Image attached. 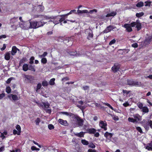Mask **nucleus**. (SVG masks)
<instances>
[{
  "mask_svg": "<svg viewBox=\"0 0 152 152\" xmlns=\"http://www.w3.org/2000/svg\"><path fill=\"white\" fill-rule=\"evenodd\" d=\"M44 7L40 5H37L33 8L32 12L34 14L40 13L43 11Z\"/></svg>",
  "mask_w": 152,
  "mask_h": 152,
  "instance_id": "obj_1",
  "label": "nucleus"
},
{
  "mask_svg": "<svg viewBox=\"0 0 152 152\" xmlns=\"http://www.w3.org/2000/svg\"><path fill=\"white\" fill-rule=\"evenodd\" d=\"M73 121H76L77 125L79 126H82L83 125V121L79 115L74 114L72 119Z\"/></svg>",
  "mask_w": 152,
  "mask_h": 152,
  "instance_id": "obj_2",
  "label": "nucleus"
},
{
  "mask_svg": "<svg viewBox=\"0 0 152 152\" xmlns=\"http://www.w3.org/2000/svg\"><path fill=\"white\" fill-rule=\"evenodd\" d=\"M29 26H28V27H27L24 26H22V25H21V27L25 29H28L30 28L35 29L38 28L37 26V21H32L29 22Z\"/></svg>",
  "mask_w": 152,
  "mask_h": 152,
  "instance_id": "obj_3",
  "label": "nucleus"
},
{
  "mask_svg": "<svg viewBox=\"0 0 152 152\" xmlns=\"http://www.w3.org/2000/svg\"><path fill=\"white\" fill-rule=\"evenodd\" d=\"M127 84L132 86H140L142 85L141 82H139L137 81H134L133 79H128Z\"/></svg>",
  "mask_w": 152,
  "mask_h": 152,
  "instance_id": "obj_4",
  "label": "nucleus"
},
{
  "mask_svg": "<svg viewBox=\"0 0 152 152\" xmlns=\"http://www.w3.org/2000/svg\"><path fill=\"white\" fill-rule=\"evenodd\" d=\"M36 104L37 105L40 107L43 108H49L50 104L48 102H37Z\"/></svg>",
  "mask_w": 152,
  "mask_h": 152,
  "instance_id": "obj_5",
  "label": "nucleus"
},
{
  "mask_svg": "<svg viewBox=\"0 0 152 152\" xmlns=\"http://www.w3.org/2000/svg\"><path fill=\"white\" fill-rule=\"evenodd\" d=\"M120 68V66L118 64H115L111 68L113 72L114 73L117 72L119 70Z\"/></svg>",
  "mask_w": 152,
  "mask_h": 152,
  "instance_id": "obj_6",
  "label": "nucleus"
},
{
  "mask_svg": "<svg viewBox=\"0 0 152 152\" xmlns=\"http://www.w3.org/2000/svg\"><path fill=\"white\" fill-rule=\"evenodd\" d=\"M142 126L144 127L146 131H148L149 129V120L146 121L144 120L142 123Z\"/></svg>",
  "mask_w": 152,
  "mask_h": 152,
  "instance_id": "obj_7",
  "label": "nucleus"
},
{
  "mask_svg": "<svg viewBox=\"0 0 152 152\" xmlns=\"http://www.w3.org/2000/svg\"><path fill=\"white\" fill-rule=\"evenodd\" d=\"M100 127L102 128L104 130H107V128L106 126H107V123L105 121L104 122L102 121H101L99 123V124Z\"/></svg>",
  "mask_w": 152,
  "mask_h": 152,
  "instance_id": "obj_8",
  "label": "nucleus"
},
{
  "mask_svg": "<svg viewBox=\"0 0 152 152\" xmlns=\"http://www.w3.org/2000/svg\"><path fill=\"white\" fill-rule=\"evenodd\" d=\"M113 135V133H109L107 132H106L104 134V136L106 139L109 140V141H111V138Z\"/></svg>",
  "mask_w": 152,
  "mask_h": 152,
  "instance_id": "obj_9",
  "label": "nucleus"
},
{
  "mask_svg": "<svg viewBox=\"0 0 152 152\" xmlns=\"http://www.w3.org/2000/svg\"><path fill=\"white\" fill-rule=\"evenodd\" d=\"M114 28L113 26L111 25H110L107 26L106 28L104 30L102 33H107L111 31Z\"/></svg>",
  "mask_w": 152,
  "mask_h": 152,
  "instance_id": "obj_10",
  "label": "nucleus"
},
{
  "mask_svg": "<svg viewBox=\"0 0 152 152\" xmlns=\"http://www.w3.org/2000/svg\"><path fill=\"white\" fill-rule=\"evenodd\" d=\"M24 77L26 79H25V81H26V79H27L29 83H32L34 79V77L32 76L28 75H25Z\"/></svg>",
  "mask_w": 152,
  "mask_h": 152,
  "instance_id": "obj_11",
  "label": "nucleus"
},
{
  "mask_svg": "<svg viewBox=\"0 0 152 152\" xmlns=\"http://www.w3.org/2000/svg\"><path fill=\"white\" fill-rule=\"evenodd\" d=\"M123 27L126 28L127 31L128 32H131L132 31V27L130 26V24L125 23Z\"/></svg>",
  "mask_w": 152,
  "mask_h": 152,
  "instance_id": "obj_12",
  "label": "nucleus"
},
{
  "mask_svg": "<svg viewBox=\"0 0 152 152\" xmlns=\"http://www.w3.org/2000/svg\"><path fill=\"white\" fill-rule=\"evenodd\" d=\"M19 49L16 46H13L12 48L11 54L12 55H14L17 53V51H19Z\"/></svg>",
  "mask_w": 152,
  "mask_h": 152,
  "instance_id": "obj_13",
  "label": "nucleus"
},
{
  "mask_svg": "<svg viewBox=\"0 0 152 152\" xmlns=\"http://www.w3.org/2000/svg\"><path fill=\"white\" fill-rule=\"evenodd\" d=\"M53 18L52 19V20L51 21L53 22L55 24H57L59 23V19L57 18V16H53Z\"/></svg>",
  "mask_w": 152,
  "mask_h": 152,
  "instance_id": "obj_14",
  "label": "nucleus"
},
{
  "mask_svg": "<svg viewBox=\"0 0 152 152\" xmlns=\"http://www.w3.org/2000/svg\"><path fill=\"white\" fill-rule=\"evenodd\" d=\"M94 35L93 33V32L90 29L88 31V36L87 37V39L88 40H90L93 37Z\"/></svg>",
  "mask_w": 152,
  "mask_h": 152,
  "instance_id": "obj_15",
  "label": "nucleus"
},
{
  "mask_svg": "<svg viewBox=\"0 0 152 152\" xmlns=\"http://www.w3.org/2000/svg\"><path fill=\"white\" fill-rule=\"evenodd\" d=\"M18 17H14L12 18L10 20V23L12 24H15L18 21Z\"/></svg>",
  "mask_w": 152,
  "mask_h": 152,
  "instance_id": "obj_16",
  "label": "nucleus"
},
{
  "mask_svg": "<svg viewBox=\"0 0 152 152\" xmlns=\"http://www.w3.org/2000/svg\"><path fill=\"white\" fill-rule=\"evenodd\" d=\"M136 28H137V31L140 30L142 28L141 23L139 22V20H137V23L136 25Z\"/></svg>",
  "mask_w": 152,
  "mask_h": 152,
  "instance_id": "obj_17",
  "label": "nucleus"
},
{
  "mask_svg": "<svg viewBox=\"0 0 152 152\" xmlns=\"http://www.w3.org/2000/svg\"><path fill=\"white\" fill-rule=\"evenodd\" d=\"M61 113L65 115H66L69 116L72 119L74 115V114L72 113H68L67 112H61Z\"/></svg>",
  "mask_w": 152,
  "mask_h": 152,
  "instance_id": "obj_18",
  "label": "nucleus"
},
{
  "mask_svg": "<svg viewBox=\"0 0 152 152\" xmlns=\"http://www.w3.org/2000/svg\"><path fill=\"white\" fill-rule=\"evenodd\" d=\"M58 122L61 125L66 126L67 124V121L66 120H64L61 119L58 120Z\"/></svg>",
  "mask_w": 152,
  "mask_h": 152,
  "instance_id": "obj_19",
  "label": "nucleus"
},
{
  "mask_svg": "<svg viewBox=\"0 0 152 152\" xmlns=\"http://www.w3.org/2000/svg\"><path fill=\"white\" fill-rule=\"evenodd\" d=\"M145 148L148 151H152V141L150 143L148 144L145 147Z\"/></svg>",
  "mask_w": 152,
  "mask_h": 152,
  "instance_id": "obj_20",
  "label": "nucleus"
},
{
  "mask_svg": "<svg viewBox=\"0 0 152 152\" xmlns=\"http://www.w3.org/2000/svg\"><path fill=\"white\" fill-rule=\"evenodd\" d=\"M37 26L38 28L42 26L45 23L44 21H42V20H40L38 22L37 21Z\"/></svg>",
  "mask_w": 152,
  "mask_h": 152,
  "instance_id": "obj_21",
  "label": "nucleus"
},
{
  "mask_svg": "<svg viewBox=\"0 0 152 152\" xmlns=\"http://www.w3.org/2000/svg\"><path fill=\"white\" fill-rule=\"evenodd\" d=\"M10 52H7L5 54L4 58L6 60L8 61L10 59Z\"/></svg>",
  "mask_w": 152,
  "mask_h": 152,
  "instance_id": "obj_22",
  "label": "nucleus"
},
{
  "mask_svg": "<svg viewBox=\"0 0 152 152\" xmlns=\"http://www.w3.org/2000/svg\"><path fill=\"white\" fill-rule=\"evenodd\" d=\"M10 97H12V99L13 100L16 101L18 99V97L16 95L11 94L8 96V97L10 98Z\"/></svg>",
  "mask_w": 152,
  "mask_h": 152,
  "instance_id": "obj_23",
  "label": "nucleus"
},
{
  "mask_svg": "<svg viewBox=\"0 0 152 152\" xmlns=\"http://www.w3.org/2000/svg\"><path fill=\"white\" fill-rule=\"evenodd\" d=\"M88 133L90 134H94L96 132V130L94 128L89 129H88Z\"/></svg>",
  "mask_w": 152,
  "mask_h": 152,
  "instance_id": "obj_24",
  "label": "nucleus"
},
{
  "mask_svg": "<svg viewBox=\"0 0 152 152\" xmlns=\"http://www.w3.org/2000/svg\"><path fill=\"white\" fill-rule=\"evenodd\" d=\"M151 41H152V35L148 37L145 40V41L148 44H150Z\"/></svg>",
  "mask_w": 152,
  "mask_h": 152,
  "instance_id": "obj_25",
  "label": "nucleus"
},
{
  "mask_svg": "<svg viewBox=\"0 0 152 152\" xmlns=\"http://www.w3.org/2000/svg\"><path fill=\"white\" fill-rule=\"evenodd\" d=\"M27 61V58L26 57L23 58L21 60H20L19 63V66H21L22 64L24 63V62L26 61Z\"/></svg>",
  "mask_w": 152,
  "mask_h": 152,
  "instance_id": "obj_26",
  "label": "nucleus"
},
{
  "mask_svg": "<svg viewBox=\"0 0 152 152\" xmlns=\"http://www.w3.org/2000/svg\"><path fill=\"white\" fill-rule=\"evenodd\" d=\"M116 15V12H112L110 13H108L106 15V17L115 16Z\"/></svg>",
  "mask_w": 152,
  "mask_h": 152,
  "instance_id": "obj_27",
  "label": "nucleus"
},
{
  "mask_svg": "<svg viewBox=\"0 0 152 152\" xmlns=\"http://www.w3.org/2000/svg\"><path fill=\"white\" fill-rule=\"evenodd\" d=\"M28 69V66L27 64H24L23 66V70L25 72L27 71Z\"/></svg>",
  "mask_w": 152,
  "mask_h": 152,
  "instance_id": "obj_28",
  "label": "nucleus"
},
{
  "mask_svg": "<svg viewBox=\"0 0 152 152\" xmlns=\"http://www.w3.org/2000/svg\"><path fill=\"white\" fill-rule=\"evenodd\" d=\"M63 15H59V16L61 17V18H60V19H59V22L61 23V25H62L61 22H63V21H64V20H65V17L66 16H62Z\"/></svg>",
  "mask_w": 152,
  "mask_h": 152,
  "instance_id": "obj_29",
  "label": "nucleus"
},
{
  "mask_svg": "<svg viewBox=\"0 0 152 152\" xmlns=\"http://www.w3.org/2000/svg\"><path fill=\"white\" fill-rule=\"evenodd\" d=\"M35 65H30L28 66V70H30L34 72H35V69L34 68Z\"/></svg>",
  "mask_w": 152,
  "mask_h": 152,
  "instance_id": "obj_30",
  "label": "nucleus"
},
{
  "mask_svg": "<svg viewBox=\"0 0 152 152\" xmlns=\"http://www.w3.org/2000/svg\"><path fill=\"white\" fill-rule=\"evenodd\" d=\"M55 78H52L51 79L49 82V84L51 86H53L55 84Z\"/></svg>",
  "mask_w": 152,
  "mask_h": 152,
  "instance_id": "obj_31",
  "label": "nucleus"
},
{
  "mask_svg": "<svg viewBox=\"0 0 152 152\" xmlns=\"http://www.w3.org/2000/svg\"><path fill=\"white\" fill-rule=\"evenodd\" d=\"M75 135L80 137H83L84 136V134L83 132H80L79 133L75 134Z\"/></svg>",
  "mask_w": 152,
  "mask_h": 152,
  "instance_id": "obj_32",
  "label": "nucleus"
},
{
  "mask_svg": "<svg viewBox=\"0 0 152 152\" xmlns=\"http://www.w3.org/2000/svg\"><path fill=\"white\" fill-rule=\"evenodd\" d=\"M81 143L84 145H88L89 144L88 142L85 139L82 140Z\"/></svg>",
  "mask_w": 152,
  "mask_h": 152,
  "instance_id": "obj_33",
  "label": "nucleus"
},
{
  "mask_svg": "<svg viewBox=\"0 0 152 152\" xmlns=\"http://www.w3.org/2000/svg\"><path fill=\"white\" fill-rule=\"evenodd\" d=\"M142 109V111L143 112L145 113H148L149 111L148 109L146 107H143Z\"/></svg>",
  "mask_w": 152,
  "mask_h": 152,
  "instance_id": "obj_34",
  "label": "nucleus"
},
{
  "mask_svg": "<svg viewBox=\"0 0 152 152\" xmlns=\"http://www.w3.org/2000/svg\"><path fill=\"white\" fill-rule=\"evenodd\" d=\"M68 53L69 55L73 56H75L77 54V53L76 51H70L68 52Z\"/></svg>",
  "mask_w": 152,
  "mask_h": 152,
  "instance_id": "obj_35",
  "label": "nucleus"
},
{
  "mask_svg": "<svg viewBox=\"0 0 152 152\" xmlns=\"http://www.w3.org/2000/svg\"><path fill=\"white\" fill-rule=\"evenodd\" d=\"M143 3L142 2L140 1L137 4H136V6L138 7H141L143 6Z\"/></svg>",
  "mask_w": 152,
  "mask_h": 152,
  "instance_id": "obj_36",
  "label": "nucleus"
},
{
  "mask_svg": "<svg viewBox=\"0 0 152 152\" xmlns=\"http://www.w3.org/2000/svg\"><path fill=\"white\" fill-rule=\"evenodd\" d=\"M47 108H42L46 112V113L50 114L51 112V110L50 109H47Z\"/></svg>",
  "mask_w": 152,
  "mask_h": 152,
  "instance_id": "obj_37",
  "label": "nucleus"
},
{
  "mask_svg": "<svg viewBox=\"0 0 152 152\" xmlns=\"http://www.w3.org/2000/svg\"><path fill=\"white\" fill-rule=\"evenodd\" d=\"M144 15V13L143 12H141L139 13H137L136 14V16L137 17L139 18L142 16Z\"/></svg>",
  "mask_w": 152,
  "mask_h": 152,
  "instance_id": "obj_38",
  "label": "nucleus"
},
{
  "mask_svg": "<svg viewBox=\"0 0 152 152\" xmlns=\"http://www.w3.org/2000/svg\"><path fill=\"white\" fill-rule=\"evenodd\" d=\"M48 82L46 80L43 81L42 82V85L44 87L47 86L48 85Z\"/></svg>",
  "mask_w": 152,
  "mask_h": 152,
  "instance_id": "obj_39",
  "label": "nucleus"
},
{
  "mask_svg": "<svg viewBox=\"0 0 152 152\" xmlns=\"http://www.w3.org/2000/svg\"><path fill=\"white\" fill-rule=\"evenodd\" d=\"M76 11V10H72L69 13H68L66 14L63 15L62 16H67L68 15L71 14L73 12H75Z\"/></svg>",
  "mask_w": 152,
  "mask_h": 152,
  "instance_id": "obj_40",
  "label": "nucleus"
},
{
  "mask_svg": "<svg viewBox=\"0 0 152 152\" xmlns=\"http://www.w3.org/2000/svg\"><path fill=\"white\" fill-rule=\"evenodd\" d=\"M16 128L19 131L18 133L19 134V133L21 132V128L20 126L19 125L17 124L16 126Z\"/></svg>",
  "mask_w": 152,
  "mask_h": 152,
  "instance_id": "obj_41",
  "label": "nucleus"
},
{
  "mask_svg": "<svg viewBox=\"0 0 152 152\" xmlns=\"http://www.w3.org/2000/svg\"><path fill=\"white\" fill-rule=\"evenodd\" d=\"M128 121L132 122L134 123L136 121L135 119H134L133 118L129 117L128 119Z\"/></svg>",
  "mask_w": 152,
  "mask_h": 152,
  "instance_id": "obj_42",
  "label": "nucleus"
},
{
  "mask_svg": "<svg viewBox=\"0 0 152 152\" xmlns=\"http://www.w3.org/2000/svg\"><path fill=\"white\" fill-rule=\"evenodd\" d=\"M145 6H150L151 4V1H145Z\"/></svg>",
  "mask_w": 152,
  "mask_h": 152,
  "instance_id": "obj_43",
  "label": "nucleus"
},
{
  "mask_svg": "<svg viewBox=\"0 0 152 152\" xmlns=\"http://www.w3.org/2000/svg\"><path fill=\"white\" fill-rule=\"evenodd\" d=\"M11 89L10 87L9 86H7L6 88V92L7 93L9 94L10 93Z\"/></svg>",
  "mask_w": 152,
  "mask_h": 152,
  "instance_id": "obj_44",
  "label": "nucleus"
},
{
  "mask_svg": "<svg viewBox=\"0 0 152 152\" xmlns=\"http://www.w3.org/2000/svg\"><path fill=\"white\" fill-rule=\"evenodd\" d=\"M137 105L138 107L140 109H142L143 107V105L141 103L139 102L137 104Z\"/></svg>",
  "mask_w": 152,
  "mask_h": 152,
  "instance_id": "obj_45",
  "label": "nucleus"
},
{
  "mask_svg": "<svg viewBox=\"0 0 152 152\" xmlns=\"http://www.w3.org/2000/svg\"><path fill=\"white\" fill-rule=\"evenodd\" d=\"M41 120L39 118H37L35 121L36 124L37 125H39Z\"/></svg>",
  "mask_w": 152,
  "mask_h": 152,
  "instance_id": "obj_46",
  "label": "nucleus"
},
{
  "mask_svg": "<svg viewBox=\"0 0 152 152\" xmlns=\"http://www.w3.org/2000/svg\"><path fill=\"white\" fill-rule=\"evenodd\" d=\"M88 147L92 148H95L96 146L92 142H91L89 143Z\"/></svg>",
  "mask_w": 152,
  "mask_h": 152,
  "instance_id": "obj_47",
  "label": "nucleus"
},
{
  "mask_svg": "<svg viewBox=\"0 0 152 152\" xmlns=\"http://www.w3.org/2000/svg\"><path fill=\"white\" fill-rule=\"evenodd\" d=\"M34 56H31L30 58V61L29 63L30 64H32L34 63Z\"/></svg>",
  "mask_w": 152,
  "mask_h": 152,
  "instance_id": "obj_48",
  "label": "nucleus"
},
{
  "mask_svg": "<svg viewBox=\"0 0 152 152\" xmlns=\"http://www.w3.org/2000/svg\"><path fill=\"white\" fill-rule=\"evenodd\" d=\"M42 87V85L40 83H38L37 86L36 88V91H37L38 90L40 89Z\"/></svg>",
  "mask_w": 152,
  "mask_h": 152,
  "instance_id": "obj_49",
  "label": "nucleus"
},
{
  "mask_svg": "<svg viewBox=\"0 0 152 152\" xmlns=\"http://www.w3.org/2000/svg\"><path fill=\"white\" fill-rule=\"evenodd\" d=\"M103 104L107 106L112 110H114L113 107L109 104L107 103H104Z\"/></svg>",
  "mask_w": 152,
  "mask_h": 152,
  "instance_id": "obj_50",
  "label": "nucleus"
},
{
  "mask_svg": "<svg viewBox=\"0 0 152 152\" xmlns=\"http://www.w3.org/2000/svg\"><path fill=\"white\" fill-rule=\"evenodd\" d=\"M44 18L45 19L47 20L48 19H52V18H53V16H48L45 15L44 16Z\"/></svg>",
  "mask_w": 152,
  "mask_h": 152,
  "instance_id": "obj_51",
  "label": "nucleus"
},
{
  "mask_svg": "<svg viewBox=\"0 0 152 152\" xmlns=\"http://www.w3.org/2000/svg\"><path fill=\"white\" fill-rule=\"evenodd\" d=\"M136 129L138 132H139L140 133H143L142 129L140 127H139V126L136 127Z\"/></svg>",
  "mask_w": 152,
  "mask_h": 152,
  "instance_id": "obj_52",
  "label": "nucleus"
},
{
  "mask_svg": "<svg viewBox=\"0 0 152 152\" xmlns=\"http://www.w3.org/2000/svg\"><path fill=\"white\" fill-rule=\"evenodd\" d=\"M41 62L42 63L45 64H46L47 62V60L46 58H44L41 59Z\"/></svg>",
  "mask_w": 152,
  "mask_h": 152,
  "instance_id": "obj_53",
  "label": "nucleus"
},
{
  "mask_svg": "<svg viewBox=\"0 0 152 152\" xmlns=\"http://www.w3.org/2000/svg\"><path fill=\"white\" fill-rule=\"evenodd\" d=\"M19 131H17L15 129H14L13 130V134L14 135L17 134L18 135H20V133H19Z\"/></svg>",
  "mask_w": 152,
  "mask_h": 152,
  "instance_id": "obj_54",
  "label": "nucleus"
},
{
  "mask_svg": "<svg viewBox=\"0 0 152 152\" xmlns=\"http://www.w3.org/2000/svg\"><path fill=\"white\" fill-rule=\"evenodd\" d=\"M137 23V20L135 22H132L131 23V24H130V26L132 27H134L135 26H136Z\"/></svg>",
  "mask_w": 152,
  "mask_h": 152,
  "instance_id": "obj_55",
  "label": "nucleus"
},
{
  "mask_svg": "<svg viewBox=\"0 0 152 152\" xmlns=\"http://www.w3.org/2000/svg\"><path fill=\"white\" fill-rule=\"evenodd\" d=\"M31 149L33 151H39V148H37L35 146H32L31 147Z\"/></svg>",
  "mask_w": 152,
  "mask_h": 152,
  "instance_id": "obj_56",
  "label": "nucleus"
},
{
  "mask_svg": "<svg viewBox=\"0 0 152 152\" xmlns=\"http://www.w3.org/2000/svg\"><path fill=\"white\" fill-rule=\"evenodd\" d=\"M48 129L50 130L53 129L54 128V126L52 124H49L48 125Z\"/></svg>",
  "mask_w": 152,
  "mask_h": 152,
  "instance_id": "obj_57",
  "label": "nucleus"
},
{
  "mask_svg": "<svg viewBox=\"0 0 152 152\" xmlns=\"http://www.w3.org/2000/svg\"><path fill=\"white\" fill-rule=\"evenodd\" d=\"M69 80V78L68 77H66L62 78L61 80L63 82H65Z\"/></svg>",
  "mask_w": 152,
  "mask_h": 152,
  "instance_id": "obj_58",
  "label": "nucleus"
},
{
  "mask_svg": "<svg viewBox=\"0 0 152 152\" xmlns=\"http://www.w3.org/2000/svg\"><path fill=\"white\" fill-rule=\"evenodd\" d=\"M116 42V40L115 39H114L113 40H111L109 43V45H111L113 44H114Z\"/></svg>",
  "mask_w": 152,
  "mask_h": 152,
  "instance_id": "obj_59",
  "label": "nucleus"
},
{
  "mask_svg": "<svg viewBox=\"0 0 152 152\" xmlns=\"http://www.w3.org/2000/svg\"><path fill=\"white\" fill-rule=\"evenodd\" d=\"M95 104L96 106L97 107H100L102 109L104 108V107L102 106L100 104H99L97 103H95Z\"/></svg>",
  "mask_w": 152,
  "mask_h": 152,
  "instance_id": "obj_60",
  "label": "nucleus"
},
{
  "mask_svg": "<svg viewBox=\"0 0 152 152\" xmlns=\"http://www.w3.org/2000/svg\"><path fill=\"white\" fill-rule=\"evenodd\" d=\"M131 92V91H127L126 90H123V92L124 94H128Z\"/></svg>",
  "mask_w": 152,
  "mask_h": 152,
  "instance_id": "obj_61",
  "label": "nucleus"
},
{
  "mask_svg": "<svg viewBox=\"0 0 152 152\" xmlns=\"http://www.w3.org/2000/svg\"><path fill=\"white\" fill-rule=\"evenodd\" d=\"M43 15H34V18H41Z\"/></svg>",
  "mask_w": 152,
  "mask_h": 152,
  "instance_id": "obj_62",
  "label": "nucleus"
},
{
  "mask_svg": "<svg viewBox=\"0 0 152 152\" xmlns=\"http://www.w3.org/2000/svg\"><path fill=\"white\" fill-rule=\"evenodd\" d=\"M48 54V53L46 52H44L42 55H40V57L41 58L46 56Z\"/></svg>",
  "mask_w": 152,
  "mask_h": 152,
  "instance_id": "obj_63",
  "label": "nucleus"
},
{
  "mask_svg": "<svg viewBox=\"0 0 152 152\" xmlns=\"http://www.w3.org/2000/svg\"><path fill=\"white\" fill-rule=\"evenodd\" d=\"M13 77H10L9 78H8L7 80L6 81V83L7 84H9L10 83L11 81L13 79Z\"/></svg>",
  "mask_w": 152,
  "mask_h": 152,
  "instance_id": "obj_64",
  "label": "nucleus"
}]
</instances>
